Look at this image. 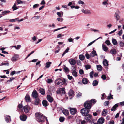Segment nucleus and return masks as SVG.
<instances>
[{
	"label": "nucleus",
	"mask_w": 124,
	"mask_h": 124,
	"mask_svg": "<svg viewBox=\"0 0 124 124\" xmlns=\"http://www.w3.org/2000/svg\"><path fill=\"white\" fill-rule=\"evenodd\" d=\"M17 4H25V2L24 1H22L20 0H16V2Z\"/></svg>",
	"instance_id": "18"
},
{
	"label": "nucleus",
	"mask_w": 124,
	"mask_h": 124,
	"mask_svg": "<svg viewBox=\"0 0 124 124\" xmlns=\"http://www.w3.org/2000/svg\"><path fill=\"white\" fill-rule=\"evenodd\" d=\"M113 98V97L112 96H111V94L110 93L109 94V95L108 96V99H112Z\"/></svg>",
	"instance_id": "53"
},
{
	"label": "nucleus",
	"mask_w": 124,
	"mask_h": 124,
	"mask_svg": "<svg viewBox=\"0 0 124 124\" xmlns=\"http://www.w3.org/2000/svg\"><path fill=\"white\" fill-rule=\"evenodd\" d=\"M85 56L87 59H89L90 57V55L88 53H86L85 54Z\"/></svg>",
	"instance_id": "54"
},
{
	"label": "nucleus",
	"mask_w": 124,
	"mask_h": 124,
	"mask_svg": "<svg viewBox=\"0 0 124 124\" xmlns=\"http://www.w3.org/2000/svg\"><path fill=\"white\" fill-rule=\"evenodd\" d=\"M39 91L42 95H44L45 91L43 89L41 88L39 90Z\"/></svg>",
	"instance_id": "27"
},
{
	"label": "nucleus",
	"mask_w": 124,
	"mask_h": 124,
	"mask_svg": "<svg viewBox=\"0 0 124 124\" xmlns=\"http://www.w3.org/2000/svg\"><path fill=\"white\" fill-rule=\"evenodd\" d=\"M97 67L98 71H101L102 70V67L101 65H97Z\"/></svg>",
	"instance_id": "34"
},
{
	"label": "nucleus",
	"mask_w": 124,
	"mask_h": 124,
	"mask_svg": "<svg viewBox=\"0 0 124 124\" xmlns=\"http://www.w3.org/2000/svg\"><path fill=\"white\" fill-rule=\"evenodd\" d=\"M67 76L68 79L70 80L72 79V76H70V75H67Z\"/></svg>",
	"instance_id": "62"
},
{
	"label": "nucleus",
	"mask_w": 124,
	"mask_h": 124,
	"mask_svg": "<svg viewBox=\"0 0 124 124\" xmlns=\"http://www.w3.org/2000/svg\"><path fill=\"white\" fill-rule=\"evenodd\" d=\"M63 70L66 73H69V70L67 67L66 66H64L63 68Z\"/></svg>",
	"instance_id": "25"
},
{
	"label": "nucleus",
	"mask_w": 124,
	"mask_h": 124,
	"mask_svg": "<svg viewBox=\"0 0 124 124\" xmlns=\"http://www.w3.org/2000/svg\"><path fill=\"white\" fill-rule=\"evenodd\" d=\"M47 98L48 101L50 102H52L53 100V98L50 95H47Z\"/></svg>",
	"instance_id": "15"
},
{
	"label": "nucleus",
	"mask_w": 124,
	"mask_h": 124,
	"mask_svg": "<svg viewBox=\"0 0 124 124\" xmlns=\"http://www.w3.org/2000/svg\"><path fill=\"white\" fill-rule=\"evenodd\" d=\"M5 120L7 123L9 121V118L10 119V116L6 115L5 116Z\"/></svg>",
	"instance_id": "29"
},
{
	"label": "nucleus",
	"mask_w": 124,
	"mask_h": 124,
	"mask_svg": "<svg viewBox=\"0 0 124 124\" xmlns=\"http://www.w3.org/2000/svg\"><path fill=\"white\" fill-rule=\"evenodd\" d=\"M18 19L19 18H17L15 19L11 20H10V21L11 22H15L17 21H18Z\"/></svg>",
	"instance_id": "46"
},
{
	"label": "nucleus",
	"mask_w": 124,
	"mask_h": 124,
	"mask_svg": "<svg viewBox=\"0 0 124 124\" xmlns=\"http://www.w3.org/2000/svg\"><path fill=\"white\" fill-rule=\"evenodd\" d=\"M122 30H121L119 31L118 33V34L119 36H121L122 34Z\"/></svg>",
	"instance_id": "64"
},
{
	"label": "nucleus",
	"mask_w": 124,
	"mask_h": 124,
	"mask_svg": "<svg viewBox=\"0 0 124 124\" xmlns=\"http://www.w3.org/2000/svg\"><path fill=\"white\" fill-rule=\"evenodd\" d=\"M108 0H104V1L102 2V4L106 6V7L108 4Z\"/></svg>",
	"instance_id": "35"
},
{
	"label": "nucleus",
	"mask_w": 124,
	"mask_h": 124,
	"mask_svg": "<svg viewBox=\"0 0 124 124\" xmlns=\"http://www.w3.org/2000/svg\"><path fill=\"white\" fill-rule=\"evenodd\" d=\"M108 113L107 110V109H103L102 112V115L103 116H105Z\"/></svg>",
	"instance_id": "20"
},
{
	"label": "nucleus",
	"mask_w": 124,
	"mask_h": 124,
	"mask_svg": "<svg viewBox=\"0 0 124 124\" xmlns=\"http://www.w3.org/2000/svg\"><path fill=\"white\" fill-rule=\"evenodd\" d=\"M79 72L80 74L81 75L83 74L84 72L83 70L82 69H80L79 71Z\"/></svg>",
	"instance_id": "56"
},
{
	"label": "nucleus",
	"mask_w": 124,
	"mask_h": 124,
	"mask_svg": "<svg viewBox=\"0 0 124 124\" xmlns=\"http://www.w3.org/2000/svg\"><path fill=\"white\" fill-rule=\"evenodd\" d=\"M39 6V4H37L34 5L33 6V8L35 9L37 8Z\"/></svg>",
	"instance_id": "51"
},
{
	"label": "nucleus",
	"mask_w": 124,
	"mask_h": 124,
	"mask_svg": "<svg viewBox=\"0 0 124 124\" xmlns=\"http://www.w3.org/2000/svg\"><path fill=\"white\" fill-rule=\"evenodd\" d=\"M82 93H78L77 94V97H80L82 95Z\"/></svg>",
	"instance_id": "58"
},
{
	"label": "nucleus",
	"mask_w": 124,
	"mask_h": 124,
	"mask_svg": "<svg viewBox=\"0 0 124 124\" xmlns=\"http://www.w3.org/2000/svg\"><path fill=\"white\" fill-rule=\"evenodd\" d=\"M64 120V118L62 117H60L59 120L61 122H62Z\"/></svg>",
	"instance_id": "47"
},
{
	"label": "nucleus",
	"mask_w": 124,
	"mask_h": 124,
	"mask_svg": "<svg viewBox=\"0 0 124 124\" xmlns=\"http://www.w3.org/2000/svg\"><path fill=\"white\" fill-rule=\"evenodd\" d=\"M119 13L118 11H117L116 12L114 16L115 17L116 19V21H118L120 18Z\"/></svg>",
	"instance_id": "12"
},
{
	"label": "nucleus",
	"mask_w": 124,
	"mask_h": 124,
	"mask_svg": "<svg viewBox=\"0 0 124 124\" xmlns=\"http://www.w3.org/2000/svg\"><path fill=\"white\" fill-rule=\"evenodd\" d=\"M57 93L58 94H61L62 95L65 94V88H60L57 91Z\"/></svg>",
	"instance_id": "6"
},
{
	"label": "nucleus",
	"mask_w": 124,
	"mask_h": 124,
	"mask_svg": "<svg viewBox=\"0 0 124 124\" xmlns=\"http://www.w3.org/2000/svg\"><path fill=\"white\" fill-rule=\"evenodd\" d=\"M87 121H86L85 120H82L81 121V123L82 124H86V122Z\"/></svg>",
	"instance_id": "48"
},
{
	"label": "nucleus",
	"mask_w": 124,
	"mask_h": 124,
	"mask_svg": "<svg viewBox=\"0 0 124 124\" xmlns=\"http://www.w3.org/2000/svg\"><path fill=\"white\" fill-rule=\"evenodd\" d=\"M69 109L70 110V113L72 115H74L77 112L76 109L75 108H69Z\"/></svg>",
	"instance_id": "7"
},
{
	"label": "nucleus",
	"mask_w": 124,
	"mask_h": 124,
	"mask_svg": "<svg viewBox=\"0 0 124 124\" xmlns=\"http://www.w3.org/2000/svg\"><path fill=\"white\" fill-rule=\"evenodd\" d=\"M20 118L22 121H25L27 119L26 116L24 115H22L20 116Z\"/></svg>",
	"instance_id": "16"
},
{
	"label": "nucleus",
	"mask_w": 124,
	"mask_h": 124,
	"mask_svg": "<svg viewBox=\"0 0 124 124\" xmlns=\"http://www.w3.org/2000/svg\"><path fill=\"white\" fill-rule=\"evenodd\" d=\"M16 4V3H15L12 7V8L13 9V11L16 10L18 9Z\"/></svg>",
	"instance_id": "26"
},
{
	"label": "nucleus",
	"mask_w": 124,
	"mask_h": 124,
	"mask_svg": "<svg viewBox=\"0 0 124 124\" xmlns=\"http://www.w3.org/2000/svg\"><path fill=\"white\" fill-rule=\"evenodd\" d=\"M57 14L60 17H62V15L61 13L60 12H57Z\"/></svg>",
	"instance_id": "60"
},
{
	"label": "nucleus",
	"mask_w": 124,
	"mask_h": 124,
	"mask_svg": "<svg viewBox=\"0 0 124 124\" xmlns=\"http://www.w3.org/2000/svg\"><path fill=\"white\" fill-rule=\"evenodd\" d=\"M70 63L72 65H74L76 64V62L75 60L72 59H70L69 61Z\"/></svg>",
	"instance_id": "11"
},
{
	"label": "nucleus",
	"mask_w": 124,
	"mask_h": 124,
	"mask_svg": "<svg viewBox=\"0 0 124 124\" xmlns=\"http://www.w3.org/2000/svg\"><path fill=\"white\" fill-rule=\"evenodd\" d=\"M100 38H101V39H102V37H99V38H97L96 39V40H95L91 42L90 43H89L87 46H90L92 44H93L96 41L98 40V39H100Z\"/></svg>",
	"instance_id": "28"
},
{
	"label": "nucleus",
	"mask_w": 124,
	"mask_h": 124,
	"mask_svg": "<svg viewBox=\"0 0 124 124\" xmlns=\"http://www.w3.org/2000/svg\"><path fill=\"white\" fill-rule=\"evenodd\" d=\"M105 43L108 46H109L111 44V43L108 40H106L105 41Z\"/></svg>",
	"instance_id": "43"
},
{
	"label": "nucleus",
	"mask_w": 124,
	"mask_h": 124,
	"mask_svg": "<svg viewBox=\"0 0 124 124\" xmlns=\"http://www.w3.org/2000/svg\"><path fill=\"white\" fill-rule=\"evenodd\" d=\"M96 100L95 99H92L91 100L90 102L91 103H96Z\"/></svg>",
	"instance_id": "55"
},
{
	"label": "nucleus",
	"mask_w": 124,
	"mask_h": 124,
	"mask_svg": "<svg viewBox=\"0 0 124 124\" xmlns=\"http://www.w3.org/2000/svg\"><path fill=\"white\" fill-rule=\"evenodd\" d=\"M19 57V55L17 54H14L11 58V60L13 62H16L17 61Z\"/></svg>",
	"instance_id": "5"
},
{
	"label": "nucleus",
	"mask_w": 124,
	"mask_h": 124,
	"mask_svg": "<svg viewBox=\"0 0 124 124\" xmlns=\"http://www.w3.org/2000/svg\"><path fill=\"white\" fill-rule=\"evenodd\" d=\"M112 42L113 44L115 45H116L117 44V42L116 40L115 39H113L112 40Z\"/></svg>",
	"instance_id": "37"
},
{
	"label": "nucleus",
	"mask_w": 124,
	"mask_h": 124,
	"mask_svg": "<svg viewBox=\"0 0 124 124\" xmlns=\"http://www.w3.org/2000/svg\"><path fill=\"white\" fill-rule=\"evenodd\" d=\"M10 80H8L7 81V82L8 83V82H10L12 81L13 80L15 79L16 78H14L13 77L10 78Z\"/></svg>",
	"instance_id": "45"
},
{
	"label": "nucleus",
	"mask_w": 124,
	"mask_h": 124,
	"mask_svg": "<svg viewBox=\"0 0 124 124\" xmlns=\"http://www.w3.org/2000/svg\"><path fill=\"white\" fill-rule=\"evenodd\" d=\"M95 56H97V54L96 53V51L94 49H93L90 53V57H93Z\"/></svg>",
	"instance_id": "10"
},
{
	"label": "nucleus",
	"mask_w": 124,
	"mask_h": 124,
	"mask_svg": "<svg viewBox=\"0 0 124 124\" xmlns=\"http://www.w3.org/2000/svg\"><path fill=\"white\" fill-rule=\"evenodd\" d=\"M42 104L44 106L46 107L48 106V102L47 101L44 100L42 101Z\"/></svg>",
	"instance_id": "30"
},
{
	"label": "nucleus",
	"mask_w": 124,
	"mask_h": 124,
	"mask_svg": "<svg viewBox=\"0 0 124 124\" xmlns=\"http://www.w3.org/2000/svg\"><path fill=\"white\" fill-rule=\"evenodd\" d=\"M79 58L80 60L82 61L84 59L85 56L82 55H80L79 56Z\"/></svg>",
	"instance_id": "39"
},
{
	"label": "nucleus",
	"mask_w": 124,
	"mask_h": 124,
	"mask_svg": "<svg viewBox=\"0 0 124 124\" xmlns=\"http://www.w3.org/2000/svg\"><path fill=\"white\" fill-rule=\"evenodd\" d=\"M46 82L48 83H50L53 82V80L52 79H47Z\"/></svg>",
	"instance_id": "50"
},
{
	"label": "nucleus",
	"mask_w": 124,
	"mask_h": 124,
	"mask_svg": "<svg viewBox=\"0 0 124 124\" xmlns=\"http://www.w3.org/2000/svg\"><path fill=\"white\" fill-rule=\"evenodd\" d=\"M83 83L84 84H86L88 83V80L86 78H83L82 80Z\"/></svg>",
	"instance_id": "31"
},
{
	"label": "nucleus",
	"mask_w": 124,
	"mask_h": 124,
	"mask_svg": "<svg viewBox=\"0 0 124 124\" xmlns=\"http://www.w3.org/2000/svg\"><path fill=\"white\" fill-rule=\"evenodd\" d=\"M69 50V48H67L65 51L62 54V56H63L65 54L68 52V51Z\"/></svg>",
	"instance_id": "41"
},
{
	"label": "nucleus",
	"mask_w": 124,
	"mask_h": 124,
	"mask_svg": "<svg viewBox=\"0 0 124 124\" xmlns=\"http://www.w3.org/2000/svg\"><path fill=\"white\" fill-rule=\"evenodd\" d=\"M103 63L104 66H107L108 65V62L106 59H105L103 61Z\"/></svg>",
	"instance_id": "22"
},
{
	"label": "nucleus",
	"mask_w": 124,
	"mask_h": 124,
	"mask_svg": "<svg viewBox=\"0 0 124 124\" xmlns=\"http://www.w3.org/2000/svg\"><path fill=\"white\" fill-rule=\"evenodd\" d=\"M102 48L104 51L106 52L108 50L107 46L103 44L102 46Z\"/></svg>",
	"instance_id": "33"
},
{
	"label": "nucleus",
	"mask_w": 124,
	"mask_h": 124,
	"mask_svg": "<svg viewBox=\"0 0 124 124\" xmlns=\"http://www.w3.org/2000/svg\"><path fill=\"white\" fill-rule=\"evenodd\" d=\"M78 3L79 4H81L82 5H83L84 4V2L80 0H79L78 1Z\"/></svg>",
	"instance_id": "59"
},
{
	"label": "nucleus",
	"mask_w": 124,
	"mask_h": 124,
	"mask_svg": "<svg viewBox=\"0 0 124 124\" xmlns=\"http://www.w3.org/2000/svg\"><path fill=\"white\" fill-rule=\"evenodd\" d=\"M85 116V119L87 121L89 120L91 118L92 116L90 114H87Z\"/></svg>",
	"instance_id": "9"
},
{
	"label": "nucleus",
	"mask_w": 124,
	"mask_h": 124,
	"mask_svg": "<svg viewBox=\"0 0 124 124\" xmlns=\"http://www.w3.org/2000/svg\"><path fill=\"white\" fill-rule=\"evenodd\" d=\"M68 95L69 97L71 99L72 98V96L74 95V91L72 90H70L68 92Z\"/></svg>",
	"instance_id": "14"
},
{
	"label": "nucleus",
	"mask_w": 124,
	"mask_h": 124,
	"mask_svg": "<svg viewBox=\"0 0 124 124\" xmlns=\"http://www.w3.org/2000/svg\"><path fill=\"white\" fill-rule=\"evenodd\" d=\"M25 99L27 102H30L31 101L30 96L27 95L25 97Z\"/></svg>",
	"instance_id": "23"
},
{
	"label": "nucleus",
	"mask_w": 124,
	"mask_h": 124,
	"mask_svg": "<svg viewBox=\"0 0 124 124\" xmlns=\"http://www.w3.org/2000/svg\"><path fill=\"white\" fill-rule=\"evenodd\" d=\"M40 102V101L39 99L38 98L35 99V100L34 102V104L35 105H37L39 104Z\"/></svg>",
	"instance_id": "21"
},
{
	"label": "nucleus",
	"mask_w": 124,
	"mask_h": 124,
	"mask_svg": "<svg viewBox=\"0 0 124 124\" xmlns=\"http://www.w3.org/2000/svg\"><path fill=\"white\" fill-rule=\"evenodd\" d=\"M104 121V118H100L98 121V122L99 124H102L103 123Z\"/></svg>",
	"instance_id": "19"
},
{
	"label": "nucleus",
	"mask_w": 124,
	"mask_h": 124,
	"mask_svg": "<svg viewBox=\"0 0 124 124\" xmlns=\"http://www.w3.org/2000/svg\"><path fill=\"white\" fill-rule=\"evenodd\" d=\"M55 82L56 85L57 86H61L64 83L62 80L60 79L56 80Z\"/></svg>",
	"instance_id": "3"
},
{
	"label": "nucleus",
	"mask_w": 124,
	"mask_h": 124,
	"mask_svg": "<svg viewBox=\"0 0 124 124\" xmlns=\"http://www.w3.org/2000/svg\"><path fill=\"white\" fill-rule=\"evenodd\" d=\"M57 19L58 21H60L61 22H62L63 20V19L62 18H58Z\"/></svg>",
	"instance_id": "63"
},
{
	"label": "nucleus",
	"mask_w": 124,
	"mask_h": 124,
	"mask_svg": "<svg viewBox=\"0 0 124 124\" xmlns=\"http://www.w3.org/2000/svg\"><path fill=\"white\" fill-rule=\"evenodd\" d=\"M36 119L39 122H44L46 119V117L41 113L38 112L35 113Z\"/></svg>",
	"instance_id": "1"
},
{
	"label": "nucleus",
	"mask_w": 124,
	"mask_h": 124,
	"mask_svg": "<svg viewBox=\"0 0 124 124\" xmlns=\"http://www.w3.org/2000/svg\"><path fill=\"white\" fill-rule=\"evenodd\" d=\"M62 112L65 115H67L69 114L68 111L66 109L63 110L62 111Z\"/></svg>",
	"instance_id": "38"
},
{
	"label": "nucleus",
	"mask_w": 124,
	"mask_h": 124,
	"mask_svg": "<svg viewBox=\"0 0 124 124\" xmlns=\"http://www.w3.org/2000/svg\"><path fill=\"white\" fill-rule=\"evenodd\" d=\"M98 82L96 80H94L93 83L92 84L93 86H97L98 83Z\"/></svg>",
	"instance_id": "36"
},
{
	"label": "nucleus",
	"mask_w": 124,
	"mask_h": 124,
	"mask_svg": "<svg viewBox=\"0 0 124 124\" xmlns=\"http://www.w3.org/2000/svg\"><path fill=\"white\" fill-rule=\"evenodd\" d=\"M72 75L75 76L77 77V72L75 70H73L72 72Z\"/></svg>",
	"instance_id": "40"
},
{
	"label": "nucleus",
	"mask_w": 124,
	"mask_h": 124,
	"mask_svg": "<svg viewBox=\"0 0 124 124\" xmlns=\"http://www.w3.org/2000/svg\"><path fill=\"white\" fill-rule=\"evenodd\" d=\"M10 12L8 10L4 11L2 12V13L0 15H5L7 13Z\"/></svg>",
	"instance_id": "44"
},
{
	"label": "nucleus",
	"mask_w": 124,
	"mask_h": 124,
	"mask_svg": "<svg viewBox=\"0 0 124 124\" xmlns=\"http://www.w3.org/2000/svg\"><path fill=\"white\" fill-rule=\"evenodd\" d=\"M92 103L90 101H87L85 102L84 105L85 108H86L89 110L91 108V106Z\"/></svg>",
	"instance_id": "2"
},
{
	"label": "nucleus",
	"mask_w": 124,
	"mask_h": 124,
	"mask_svg": "<svg viewBox=\"0 0 124 124\" xmlns=\"http://www.w3.org/2000/svg\"><path fill=\"white\" fill-rule=\"evenodd\" d=\"M51 62H47L46 63V65L45 66V67L46 68H48L50 66Z\"/></svg>",
	"instance_id": "32"
},
{
	"label": "nucleus",
	"mask_w": 124,
	"mask_h": 124,
	"mask_svg": "<svg viewBox=\"0 0 124 124\" xmlns=\"http://www.w3.org/2000/svg\"><path fill=\"white\" fill-rule=\"evenodd\" d=\"M3 65L8 66L9 65V64L8 63H1V65Z\"/></svg>",
	"instance_id": "61"
},
{
	"label": "nucleus",
	"mask_w": 124,
	"mask_h": 124,
	"mask_svg": "<svg viewBox=\"0 0 124 124\" xmlns=\"http://www.w3.org/2000/svg\"><path fill=\"white\" fill-rule=\"evenodd\" d=\"M116 52V50L115 49H112L110 51V53L113 54H115Z\"/></svg>",
	"instance_id": "42"
},
{
	"label": "nucleus",
	"mask_w": 124,
	"mask_h": 124,
	"mask_svg": "<svg viewBox=\"0 0 124 124\" xmlns=\"http://www.w3.org/2000/svg\"><path fill=\"white\" fill-rule=\"evenodd\" d=\"M93 71H91L90 73V76L91 78H93Z\"/></svg>",
	"instance_id": "57"
},
{
	"label": "nucleus",
	"mask_w": 124,
	"mask_h": 124,
	"mask_svg": "<svg viewBox=\"0 0 124 124\" xmlns=\"http://www.w3.org/2000/svg\"><path fill=\"white\" fill-rule=\"evenodd\" d=\"M118 107V105L117 104H115L111 108V111H115L116 109V108Z\"/></svg>",
	"instance_id": "24"
},
{
	"label": "nucleus",
	"mask_w": 124,
	"mask_h": 124,
	"mask_svg": "<svg viewBox=\"0 0 124 124\" xmlns=\"http://www.w3.org/2000/svg\"><path fill=\"white\" fill-rule=\"evenodd\" d=\"M101 78H102L103 80H105L106 78V75L104 74L102 75Z\"/></svg>",
	"instance_id": "52"
},
{
	"label": "nucleus",
	"mask_w": 124,
	"mask_h": 124,
	"mask_svg": "<svg viewBox=\"0 0 124 124\" xmlns=\"http://www.w3.org/2000/svg\"><path fill=\"white\" fill-rule=\"evenodd\" d=\"M81 11L83 13L85 14H90L91 13L90 11L88 9L84 10V9H82Z\"/></svg>",
	"instance_id": "13"
},
{
	"label": "nucleus",
	"mask_w": 124,
	"mask_h": 124,
	"mask_svg": "<svg viewBox=\"0 0 124 124\" xmlns=\"http://www.w3.org/2000/svg\"><path fill=\"white\" fill-rule=\"evenodd\" d=\"M90 110L86 108H83L81 109V112L83 116H85L88 114Z\"/></svg>",
	"instance_id": "4"
},
{
	"label": "nucleus",
	"mask_w": 124,
	"mask_h": 124,
	"mask_svg": "<svg viewBox=\"0 0 124 124\" xmlns=\"http://www.w3.org/2000/svg\"><path fill=\"white\" fill-rule=\"evenodd\" d=\"M32 96L34 98L36 99L38 96V94L36 90H34L32 94Z\"/></svg>",
	"instance_id": "8"
},
{
	"label": "nucleus",
	"mask_w": 124,
	"mask_h": 124,
	"mask_svg": "<svg viewBox=\"0 0 124 124\" xmlns=\"http://www.w3.org/2000/svg\"><path fill=\"white\" fill-rule=\"evenodd\" d=\"M23 109L26 113L28 112L30 110L29 107L27 105L24 106L23 107Z\"/></svg>",
	"instance_id": "17"
},
{
	"label": "nucleus",
	"mask_w": 124,
	"mask_h": 124,
	"mask_svg": "<svg viewBox=\"0 0 124 124\" xmlns=\"http://www.w3.org/2000/svg\"><path fill=\"white\" fill-rule=\"evenodd\" d=\"M74 39L71 38H70L68 39V41L69 42H73Z\"/></svg>",
	"instance_id": "49"
}]
</instances>
